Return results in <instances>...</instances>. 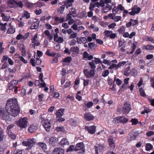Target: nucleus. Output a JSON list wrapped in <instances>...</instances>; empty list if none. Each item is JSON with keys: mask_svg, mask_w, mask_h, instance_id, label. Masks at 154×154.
<instances>
[{"mask_svg": "<svg viewBox=\"0 0 154 154\" xmlns=\"http://www.w3.org/2000/svg\"><path fill=\"white\" fill-rule=\"evenodd\" d=\"M6 109L8 114L14 117L18 115L20 112L16 98H11L7 101Z\"/></svg>", "mask_w": 154, "mask_h": 154, "instance_id": "nucleus-1", "label": "nucleus"}, {"mask_svg": "<svg viewBox=\"0 0 154 154\" xmlns=\"http://www.w3.org/2000/svg\"><path fill=\"white\" fill-rule=\"evenodd\" d=\"M28 123V119L26 117L21 118L17 123V125L21 128H26Z\"/></svg>", "mask_w": 154, "mask_h": 154, "instance_id": "nucleus-2", "label": "nucleus"}, {"mask_svg": "<svg viewBox=\"0 0 154 154\" xmlns=\"http://www.w3.org/2000/svg\"><path fill=\"white\" fill-rule=\"evenodd\" d=\"M128 120V119L125 116H119L113 119V122L116 124H118L119 122L124 124L127 122Z\"/></svg>", "mask_w": 154, "mask_h": 154, "instance_id": "nucleus-3", "label": "nucleus"}, {"mask_svg": "<svg viewBox=\"0 0 154 154\" xmlns=\"http://www.w3.org/2000/svg\"><path fill=\"white\" fill-rule=\"evenodd\" d=\"M31 45L32 46L35 48V47L36 46H38L40 45V42L39 40V38L38 37L37 34H36L33 36L31 39Z\"/></svg>", "mask_w": 154, "mask_h": 154, "instance_id": "nucleus-4", "label": "nucleus"}, {"mask_svg": "<svg viewBox=\"0 0 154 154\" xmlns=\"http://www.w3.org/2000/svg\"><path fill=\"white\" fill-rule=\"evenodd\" d=\"M0 117L3 120L8 121H11L10 117L7 115L6 111L4 109H0Z\"/></svg>", "mask_w": 154, "mask_h": 154, "instance_id": "nucleus-5", "label": "nucleus"}, {"mask_svg": "<svg viewBox=\"0 0 154 154\" xmlns=\"http://www.w3.org/2000/svg\"><path fill=\"white\" fill-rule=\"evenodd\" d=\"M95 71V70L93 69H85L84 70V73L88 78H91L94 76Z\"/></svg>", "mask_w": 154, "mask_h": 154, "instance_id": "nucleus-6", "label": "nucleus"}, {"mask_svg": "<svg viewBox=\"0 0 154 154\" xmlns=\"http://www.w3.org/2000/svg\"><path fill=\"white\" fill-rule=\"evenodd\" d=\"M131 109V106L130 104L127 103H125L123 106L122 112L125 114H128Z\"/></svg>", "mask_w": 154, "mask_h": 154, "instance_id": "nucleus-7", "label": "nucleus"}, {"mask_svg": "<svg viewBox=\"0 0 154 154\" xmlns=\"http://www.w3.org/2000/svg\"><path fill=\"white\" fill-rule=\"evenodd\" d=\"M43 126L46 131H49L51 126V123L50 120L48 119L45 120L43 123Z\"/></svg>", "mask_w": 154, "mask_h": 154, "instance_id": "nucleus-8", "label": "nucleus"}, {"mask_svg": "<svg viewBox=\"0 0 154 154\" xmlns=\"http://www.w3.org/2000/svg\"><path fill=\"white\" fill-rule=\"evenodd\" d=\"M141 10L140 8L137 7V6H134L131 8V12L129 13L130 15H134L138 13Z\"/></svg>", "mask_w": 154, "mask_h": 154, "instance_id": "nucleus-9", "label": "nucleus"}, {"mask_svg": "<svg viewBox=\"0 0 154 154\" xmlns=\"http://www.w3.org/2000/svg\"><path fill=\"white\" fill-rule=\"evenodd\" d=\"M85 129L87 130L90 134H93L95 133L96 127L94 125L90 126H86L85 127Z\"/></svg>", "mask_w": 154, "mask_h": 154, "instance_id": "nucleus-10", "label": "nucleus"}, {"mask_svg": "<svg viewBox=\"0 0 154 154\" xmlns=\"http://www.w3.org/2000/svg\"><path fill=\"white\" fill-rule=\"evenodd\" d=\"M79 48L77 47H73L70 48L71 53L72 52V55L73 57H75L79 53Z\"/></svg>", "mask_w": 154, "mask_h": 154, "instance_id": "nucleus-11", "label": "nucleus"}, {"mask_svg": "<svg viewBox=\"0 0 154 154\" xmlns=\"http://www.w3.org/2000/svg\"><path fill=\"white\" fill-rule=\"evenodd\" d=\"M138 134L134 132H131L129 134L128 136V140L129 141H132L135 140L136 139L138 136Z\"/></svg>", "mask_w": 154, "mask_h": 154, "instance_id": "nucleus-12", "label": "nucleus"}, {"mask_svg": "<svg viewBox=\"0 0 154 154\" xmlns=\"http://www.w3.org/2000/svg\"><path fill=\"white\" fill-rule=\"evenodd\" d=\"M36 143V140L34 138L28 139L22 142L23 144H34Z\"/></svg>", "mask_w": 154, "mask_h": 154, "instance_id": "nucleus-13", "label": "nucleus"}, {"mask_svg": "<svg viewBox=\"0 0 154 154\" xmlns=\"http://www.w3.org/2000/svg\"><path fill=\"white\" fill-rule=\"evenodd\" d=\"M64 151L60 148H55L53 151V154H64Z\"/></svg>", "mask_w": 154, "mask_h": 154, "instance_id": "nucleus-14", "label": "nucleus"}, {"mask_svg": "<svg viewBox=\"0 0 154 154\" xmlns=\"http://www.w3.org/2000/svg\"><path fill=\"white\" fill-rule=\"evenodd\" d=\"M84 118L87 121L92 120L94 119V116L90 113H87L84 115Z\"/></svg>", "mask_w": 154, "mask_h": 154, "instance_id": "nucleus-15", "label": "nucleus"}, {"mask_svg": "<svg viewBox=\"0 0 154 154\" xmlns=\"http://www.w3.org/2000/svg\"><path fill=\"white\" fill-rule=\"evenodd\" d=\"M138 21L137 20L131 19L130 21L126 24V26L127 27H129L131 26H134L137 24Z\"/></svg>", "mask_w": 154, "mask_h": 154, "instance_id": "nucleus-16", "label": "nucleus"}, {"mask_svg": "<svg viewBox=\"0 0 154 154\" xmlns=\"http://www.w3.org/2000/svg\"><path fill=\"white\" fill-rule=\"evenodd\" d=\"M38 129V126L35 124H32L28 128V131L30 133L35 132Z\"/></svg>", "mask_w": 154, "mask_h": 154, "instance_id": "nucleus-17", "label": "nucleus"}, {"mask_svg": "<svg viewBox=\"0 0 154 154\" xmlns=\"http://www.w3.org/2000/svg\"><path fill=\"white\" fill-rule=\"evenodd\" d=\"M93 104V103L91 101H89L87 103H85L83 105V109L85 111L86 110L88 109L91 107Z\"/></svg>", "mask_w": 154, "mask_h": 154, "instance_id": "nucleus-18", "label": "nucleus"}, {"mask_svg": "<svg viewBox=\"0 0 154 154\" xmlns=\"http://www.w3.org/2000/svg\"><path fill=\"white\" fill-rule=\"evenodd\" d=\"M39 24V21L35 20V21H33V22L32 23L30 27V29H37L38 26Z\"/></svg>", "mask_w": 154, "mask_h": 154, "instance_id": "nucleus-19", "label": "nucleus"}, {"mask_svg": "<svg viewBox=\"0 0 154 154\" xmlns=\"http://www.w3.org/2000/svg\"><path fill=\"white\" fill-rule=\"evenodd\" d=\"M8 6L11 8H16L17 7L16 2L14 0H10L8 2Z\"/></svg>", "mask_w": 154, "mask_h": 154, "instance_id": "nucleus-20", "label": "nucleus"}, {"mask_svg": "<svg viewBox=\"0 0 154 154\" xmlns=\"http://www.w3.org/2000/svg\"><path fill=\"white\" fill-rule=\"evenodd\" d=\"M18 82L16 80H14L10 82L9 84V89L12 90L16 87V85L17 84Z\"/></svg>", "mask_w": 154, "mask_h": 154, "instance_id": "nucleus-21", "label": "nucleus"}, {"mask_svg": "<svg viewBox=\"0 0 154 154\" xmlns=\"http://www.w3.org/2000/svg\"><path fill=\"white\" fill-rule=\"evenodd\" d=\"M19 47L21 51L22 55L23 57L25 56L26 53L25 46L24 45L21 44L19 45Z\"/></svg>", "mask_w": 154, "mask_h": 154, "instance_id": "nucleus-22", "label": "nucleus"}, {"mask_svg": "<svg viewBox=\"0 0 154 154\" xmlns=\"http://www.w3.org/2000/svg\"><path fill=\"white\" fill-rule=\"evenodd\" d=\"M75 146V151L79 150V152L81 153H83L85 152V149L83 146V145H76Z\"/></svg>", "mask_w": 154, "mask_h": 154, "instance_id": "nucleus-23", "label": "nucleus"}, {"mask_svg": "<svg viewBox=\"0 0 154 154\" xmlns=\"http://www.w3.org/2000/svg\"><path fill=\"white\" fill-rule=\"evenodd\" d=\"M64 110L63 109H60L57 110L56 113L57 119L60 118L63 115Z\"/></svg>", "mask_w": 154, "mask_h": 154, "instance_id": "nucleus-24", "label": "nucleus"}, {"mask_svg": "<svg viewBox=\"0 0 154 154\" xmlns=\"http://www.w3.org/2000/svg\"><path fill=\"white\" fill-rule=\"evenodd\" d=\"M76 39L77 42L79 44L85 43L87 42V39L85 37H82L80 38L77 37Z\"/></svg>", "mask_w": 154, "mask_h": 154, "instance_id": "nucleus-25", "label": "nucleus"}, {"mask_svg": "<svg viewBox=\"0 0 154 154\" xmlns=\"http://www.w3.org/2000/svg\"><path fill=\"white\" fill-rule=\"evenodd\" d=\"M58 141V139L57 138L54 137H52L49 139V143L50 144H54L57 143Z\"/></svg>", "mask_w": 154, "mask_h": 154, "instance_id": "nucleus-26", "label": "nucleus"}, {"mask_svg": "<svg viewBox=\"0 0 154 154\" xmlns=\"http://www.w3.org/2000/svg\"><path fill=\"white\" fill-rule=\"evenodd\" d=\"M106 6L111 10L113 6V3L111 0H105Z\"/></svg>", "mask_w": 154, "mask_h": 154, "instance_id": "nucleus-27", "label": "nucleus"}, {"mask_svg": "<svg viewBox=\"0 0 154 154\" xmlns=\"http://www.w3.org/2000/svg\"><path fill=\"white\" fill-rule=\"evenodd\" d=\"M78 17L80 18L85 19L87 17V16H86V12L85 11H83L78 14Z\"/></svg>", "mask_w": 154, "mask_h": 154, "instance_id": "nucleus-28", "label": "nucleus"}, {"mask_svg": "<svg viewBox=\"0 0 154 154\" xmlns=\"http://www.w3.org/2000/svg\"><path fill=\"white\" fill-rule=\"evenodd\" d=\"M55 131L58 132H65V130L64 128L62 126H60L56 127Z\"/></svg>", "mask_w": 154, "mask_h": 154, "instance_id": "nucleus-29", "label": "nucleus"}, {"mask_svg": "<svg viewBox=\"0 0 154 154\" xmlns=\"http://www.w3.org/2000/svg\"><path fill=\"white\" fill-rule=\"evenodd\" d=\"M46 54L48 56L54 57L56 54V53L53 51H51L50 50L48 49L46 52Z\"/></svg>", "mask_w": 154, "mask_h": 154, "instance_id": "nucleus-30", "label": "nucleus"}, {"mask_svg": "<svg viewBox=\"0 0 154 154\" xmlns=\"http://www.w3.org/2000/svg\"><path fill=\"white\" fill-rule=\"evenodd\" d=\"M103 148V145H98L95 146L96 154H98V151H101Z\"/></svg>", "mask_w": 154, "mask_h": 154, "instance_id": "nucleus-31", "label": "nucleus"}, {"mask_svg": "<svg viewBox=\"0 0 154 154\" xmlns=\"http://www.w3.org/2000/svg\"><path fill=\"white\" fill-rule=\"evenodd\" d=\"M23 17H25L26 19H29L30 17V14L29 12L26 11H24L22 14Z\"/></svg>", "mask_w": 154, "mask_h": 154, "instance_id": "nucleus-32", "label": "nucleus"}, {"mask_svg": "<svg viewBox=\"0 0 154 154\" xmlns=\"http://www.w3.org/2000/svg\"><path fill=\"white\" fill-rule=\"evenodd\" d=\"M1 16L2 17V20L5 21H8L10 19V16H7L5 15L4 14L2 13Z\"/></svg>", "mask_w": 154, "mask_h": 154, "instance_id": "nucleus-33", "label": "nucleus"}, {"mask_svg": "<svg viewBox=\"0 0 154 154\" xmlns=\"http://www.w3.org/2000/svg\"><path fill=\"white\" fill-rule=\"evenodd\" d=\"M69 13L71 14L73 17L76 16L77 14L75 9V8H72L69 10Z\"/></svg>", "mask_w": 154, "mask_h": 154, "instance_id": "nucleus-34", "label": "nucleus"}, {"mask_svg": "<svg viewBox=\"0 0 154 154\" xmlns=\"http://www.w3.org/2000/svg\"><path fill=\"white\" fill-rule=\"evenodd\" d=\"M54 20L56 22H59L60 23H63L65 21L64 17L60 18L58 17H55Z\"/></svg>", "mask_w": 154, "mask_h": 154, "instance_id": "nucleus-35", "label": "nucleus"}, {"mask_svg": "<svg viewBox=\"0 0 154 154\" xmlns=\"http://www.w3.org/2000/svg\"><path fill=\"white\" fill-rule=\"evenodd\" d=\"M15 32V29L12 26L10 25L7 31V33L8 34H13Z\"/></svg>", "mask_w": 154, "mask_h": 154, "instance_id": "nucleus-36", "label": "nucleus"}, {"mask_svg": "<svg viewBox=\"0 0 154 154\" xmlns=\"http://www.w3.org/2000/svg\"><path fill=\"white\" fill-rule=\"evenodd\" d=\"M60 144H68L69 143L67 139L63 138L59 143Z\"/></svg>", "mask_w": 154, "mask_h": 154, "instance_id": "nucleus-37", "label": "nucleus"}, {"mask_svg": "<svg viewBox=\"0 0 154 154\" xmlns=\"http://www.w3.org/2000/svg\"><path fill=\"white\" fill-rule=\"evenodd\" d=\"M143 48L146 50H154V46L150 45H147L144 46Z\"/></svg>", "mask_w": 154, "mask_h": 154, "instance_id": "nucleus-38", "label": "nucleus"}, {"mask_svg": "<svg viewBox=\"0 0 154 154\" xmlns=\"http://www.w3.org/2000/svg\"><path fill=\"white\" fill-rule=\"evenodd\" d=\"M94 60H92V62H93L95 64H98L99 63H102V62L100 60L99 58H94Z\"/></svg>", "mask_w": 154, "mask_h": 154, "instance_id": "nucleus-39", "label": "nucleus"}, {"mask_svg": "<svg viewBox=\"0 0 154 154\" xmlns=\"http://www.w3.org/2000/svg\"><path fill=\"white\" fill-rule=\"evenodd\" d=\"M35 4L30 3L29 2H27L26 3V7L29 8H32L34 7V5Z\"/></svg>", "mask_w": 154, "mask_h": 154, "instance_id": "nucleus-40", "label": "nucleus"}, {"mask_svg": "<svg viewBox=\"0 0 154 154\" xmlns=\"http://www.w3.org/2000/svg\"><path fill=\"white\" fill-rule=\"evenodd\" d=\"M15 126V125L13 124H11L8 125L7 128V133L11 132V130Z\"/></svg>", "mask_w": 154, "mask_h": 154, "instance_id": "nucleus-41", "label": "nucleus"}, {"mask_svg": "<svg viewBox=\"0 0 154 154\" xmlns=\"http://www.w3.org/2000/svg\"><path fill=\"white\" fill-rule=\"evenodd\" d=\"M125 26H122L118 29V31L120 34H123L125 32Z\"/></svg>", "mask_w": 154, "mask_h": 154, "instance_id": "nucleus-42", "label": "nucleus"}, {"mask_svg": "<svg viewBox=\"0 0 154 154\" xmlns=\"http://www.w3.org/2000/svg\"><path fill=\"white\" fill-rule=\"evenodd\" d=\"M131 122L132 123V125H136L139 122L138 120L137 119H132L131 120Z\"/></svg>", "mask_w": 154, "mask_h": 154, "instance_id": "nucleus-43", "label": "nucleus"}, {"mask_svg": "<svg viewBox=\"0 0 154 154\" xmlns=\"http://www.w3.org/2000/svg\"><path fill=\"white\" fill-rule=\"evenodd\" d=\"M122 19V17L119 16H116L114 15L113 20L114 22H117L120 20Z\"/></svg>", "mask_w": 154, "mask_h": 154, "instance_id": "nucleus-44", "label": "nucleus"}, {"mask_svg": "<svg viewBox=\"0 0 154 154\" xmlns=\"http://www.w3.org/2000/svg\"><path fill=\"white\" fill-rule=\"evenodd\" d=\"M114 68H115L116 70L117 69L119 68L118 64L113 63L108 67V69H111Z\"/></svg>", "mask_w": 154, "mask_h": 154, "instance_id": "nucleus-45", "label": "nucleus"}, {"mask_svg": "<svg viewBox=\"0 0 154 154\" xmlns=\"http://www.w3.org/2000/svg\"><path fill=\"white\" fill-rule=\"evenodd\" d=\"M4 138V135H3V131L0 127V142L3 140Z\"/></svg>", "mask_w": 154, "mask_h": 154, "instance_id": "nucleus-46", "label": "nucleus"}, {"mask_svg": "<svg viewBox=\"0 0 154 154\" xmlns=\"http://www.w3.org/2000/svg\"><path fill=\"white\" fill-rule=\"evenodd\" d=\"M3 42H0V54H2L4 52V48L3 47Z\"/></svg>", "mask_w": 154, "mask_h": 154, "instance_id": "nucleus-47", "label": "nucleus"}, {"mask_svg": "<svg viewBox=\"0 0 154 154\" xmlns=\"http://www.w3.org/2000/svg\"><path fill=\"white\" fill-rule=\"evenodd\" d=\"M62 72H63V73L62 74L63 77L62 78L61 80V84L62 85H63L65 81V77L64 76V75H65V71L63 69L62 70Z\"/></svg>", "mask_w": 154, "mask_h": 154, "instance_id": "nucleus-48", "label": "nucleus"}, {"mask_svg": "<svg viewBox=\"0 0 154 154\" xmlns=\"http://www.w3.org/2000/svg\"><path fill=\"white\" fill-rule=\"evenodd\" d=\"M75 150V145H71L70 146L69 148L67 149L66 151L67 152H68L69 151H72Z\"/></svg>", "mask_w": 154, "mask_h": 154, "instance_id": "nucleus-49", "label": "nucleus"}, {"mask_svg": "<svg viewBox=\"0 0 154 154\" xmlns=\"http://www.w3.org/2000/svg\"><path fill=\"white\" fill-rule=\"evenodd\" d=\"M63 38L61 37H59L58 38H57V39H55L54 41L55 42L58 43H61L63 42Z\"/></svg>", "mask_w": 154, "mask_h": 154, "instance_id": "nucleus-50", "label": "nucleus"}, {"mask_svg": "<svg viewBox=\"0 0 154 154\" xmlns=\"http://www.w3.org/2000/svg\"><path fill=\"white\" fill-rule=\"evenodd\" d=\"M9 137L11 139H14L16 138L15 135L11 132L7 133Z\"/></svg>", "mask_w": 154, "mask_h": 154, "instance_id": "nucleus-51", "label": "nucleus"}, {"mask_svg": "<svg viewBox=\"0 0 154 154\" xmlns=\"http://www.w3.org/2000/svg\"><path fill=\"white\" fill-rule=\"evenodd\" d=\"M109 74V72L108 70H105L102 73V76L105 77H106Z\"/></svg>", "mask_w": 154, "mask_h": 154, "instance_id": "nucleus-52", "label": "nucleus"}, {"mask_svg": "<svg viewBox=\"0 0 154 154\" xmlns=\"http://www.w3.org/2000/svg\"><path fill=\"white\" fill-rule=\"evenodd\" d=\"M9 57L7 55H4L1 60V62L2 63L6 62L8 60V59H9Z\"/></svg>", "mask_w": 154, "mask_h": 154, "instance_id": "nucleus-53", "label": "nucleus"}, {"mask_svg": "<svg viewBox=\"0 0 154 154\" xmlns=\"http://www.w3.org/2000/svg\"><path fill=\"white\" fill-rule=\"evenodd\" d=\"M72 60L71 57H68L63 60V61L66 63H69Z\"/></svg>", "mask_w": 154, "mask_h": 154, "instance_id": "nucleus-54", "label": "nucleus"}, {"mask_svg": "<svg viewBox=\"0 0 154 154\" xmlns=\"http://www.w3.org/2000/svg\"><path fill=\"white\" fill-rule=\"evenodd\" d=\"M109 144H113L115 143V141L112 137H110L108 140Z\"/></svg>", "mask_w": 154, "mask_h": 154, "instance_id": "nucleus-55", "label": "nucleus"}, {"mask_svg": "<svg viewBox=\"0 0 154 154\" xmlns=\"http://www.w3.org/2000/svg\"><path fill=\"white\" fill-rule=\"evenodd\" d=\"M77 36V34L75 32L71 34L69 37V38H74L76 37Z\"/></svg>", "mask_w": 154, "mask_h": 154, "instance_id": "nucleus-56", "label": "nucleus"}, {"mask_svg": "<svg viewBox=\"0 0 154 154\" xmlns=\"http://www.w3.org/2000/svg\"><path fill=\"white\" fill-rule=\"evenodd\" d=\"M103 12L104 13H106L110 10L107 6L105 5L103 8Z\"/></svg>", "mask_w": 154, "mask_h": 154, "instance_id": "nucleus-57", "label": "nucleus"}, {"mask_svg": "<svg viewBox=\"0 0 154 154\" xmlns=\"http://www.w3.org/2000/svg\"><path fill=\"white\" fill-rule=\"evenodd\" d=\"M146 39L147 41H149L152 43H154V39L152 37L149 36H146Z\"/></svg>", "mask_w": 154, "mask_h": 154, "instance_id": "nucleus-58", "label": "nucleus"}, {"mask_svg": "<svg viewBox=\"0 0 154 154\" xmlns=\"http://www.w3.org/2000/svg\"><path fill=\"white\" fill-rule=\"evenodd\" d=\"M139 91L140 94L142 96L144 97L146 96V94L142 88L139 89Z\"/></svg>", "mask_w": 154, "mask_h": 154, "instance_id": "nucleus-59", "label": "nucleus"}, {"mask_svg": "<svg viewBox=\"0 0 154 154\" xmlns=\"http://www.w3.org/2000/svg\"><path fill=\"white\" fill-rule=\"evenodd\" d=\"M95 7H96L95 3H91L90 4L89 8L91 11H93Z\"/></svg>", "mask_w": 154, "mask_h": 154, "instance_id": "nucleus-60", "label": "nucleus"}, {"mask_svg": "<svg viewBox=\"0 0 154 154\" xmlns=\"http://www.w3.org/2000/svg\"><path fill=\"white\" fill-rule=\"evenodd\" d=\"M89 63L91 68V69H94L96 68L95 64L92 62V61L91 62H89Z\"/></svg>", "mask_w": 154, "mask_h": 154, "instance_id": "nucleus-61", "label": "nucleus"}, {"mask_svg": "<svg viewBox=\"0 0 154 154\" xmlns=\"http://www.w3.org/2000/svg\"><path fill=\"white\" fill-rule=\"evenodd\" d=\"M114 80L116 82V84L118 86H119L121 84L122 81L119 79H116L115 78Z\"/></svg>", "mask_w": 154, "mask_h": 154, "instance_id": "nucleus-62", "label": "nucleus"}, {"mask_svg": "<svg viewBox=\"0 0 154 154\" xmlns=\"http://www.w3.org/2000/svg\"><path fill=\"white\" fill-rule=\"evenodd\" d=\"M146 149L147 151H149L152 149L153 148L152 145H146Z\"/></svg>", "mask_w": 154, "mask_h": 154, "instance_id": "nucleus-63", "label": "nucleus"}, {"mask_svg": "<svg viewBox=\"0 0 154 154\" xmlns=\"http://www.w3.org/2000/svg\"><path fill=\"white\" fill-rule=\"evenodd\" d=\"M118 11V7H115L113 8L112 10L113 14L115 15L116 14Z\"/></svg>", "mask_w": 154, "mask_h": 154, "instance_id": "nucleus-64", "label": "nucleus"}]
</instances>
